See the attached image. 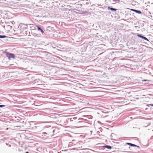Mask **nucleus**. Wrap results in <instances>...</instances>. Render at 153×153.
<instances>
[{"instance_id":"13","label":"nucleus","mask_w":153,"mask_h":153,"mask_svg":"<svg viewBox=\"0 0 153 153\" xmlns=\"http://www.w3.org/2000/svg\"><path fill=\"white\" fill-rule=\"evenodd\" d=\"M26 153H29L28 152H26Z\"/></svg>"},{"instance_id":"9","label":"nucleus","mask_w":153,"mask_h":153,"mask_svg":"<svg viewBox=\"0 0 153 153\" xmlns=\"http://www.w3.org/2000/svg\"><path fill=\"white\" fill-rule=\"evenodd\" d=\"M79 126L78 127H84V126L82 124H80L79 125Z\"/></svg>"},{"instance_id":"8","label":"nucleus","mask_w":153,"mask_h":153,"mask_svg":"<svg viewBox=\"0 0 153 153\" xmlns=\"http://www.w3.org/2000/svg\"><path fill=\"white\" fill-rule=\"evenodd\" d=\"M6 36H1L0 35V38H4L6 37Z\"/></svg>"},{"instance_id":"6","label":"nucleus","mask_w":153,"mask_h":153,"mask_svg":"<svg viewBox=\"0 0 153 153\" xmlns=\"http://www.w3.org/2000/svg\"><path fill=\"white\" fill-rule=\"evenodd\" d=\"M104 147L108 149H111L112 148V147L111 146L108 145L105 146H104Z\"/></svg>"},{"instance_id":"10","label":"nucleus","mask_w":153,"mask_h":153,"mask_svg":"<svg viewBox=\"0 0 153 153\" xmlns=\"http://www.w3.org/2000/svg\"><path fill=\"white\" fill-rule=\"evenodd\" d=\"M142 81H148V82H149V80H146V79H143V80H142Z\"/></svg>"},{"instance_id":"1","label":"nucleus","mask_w":153,"mask_h":153,"mask_svg":"<svg viewBox=\"0 0 153 153\" xmlns=\"http://www.w3.org/2000/svg\"><path fill=\"white\" fill-rule=\"evenodd\" d=\"M6 56L8 57L9 59H10L11 58L14 59L15 57V55L14 54L9 53H6Z\"/></svg>"},{"instance_id":"2","label":"nucleus","mask_w":153,"mask_h":153,"mask_svg":"<svg viewBox=\"0 0 153 153\" xmlns=\"http://www.w3.org/2000/svg\"><path fill=\"white\" fill-rule=\"evenodd\" d=\"M137 36L138 37H140L142 38V39H143L145 40H146V41H149L148 39H147L146 38V37H144L143 36H142L140 35L139 34H137Z\"/></svg>"},{"instance_id":"11","label":"nucleus","mask_w":153,"mask_h":153,"mask_svg":"<svg viewBox=\"0 0 153 153\" xmlns=\"http://www.w3.org/2000/svg\"><path fill=\"white\" fill-rule=\"evenodd\" d=\"M4 105H0V107H2L4 106Z\"/></svg>"},{"instance_id":"3","label":"nucleus","mask_w":153,"mask_h":153,"mask_svg":"<svg viewBox=\"0 0 153 153\" xmlns=\"http://www.w3.org/2000/svg\"><path fill=\"white\" fill-rule=\"evenodd\" d=\"M131 10L133 12H134L136 13H138L139 14H141V12L140 10H138L134 9H131Z\"/></svg>"},{"instance_id":"12","label":"nucleus","mask_w":153,"mask_h":153,"mask_svg":"<svg viewBox=\"0 0 153 153\" xmlns=\"http://www.w3.org/2000/svg\"><path fill=\"white\" fill-rule=\"evenodd\" d=\"M151 106H153V104H150V105Z\"/></svg>"},{"instance_id":"4","label":"nucleus","mask_w":153,"mask_h":153,"mask_svg":"<svg viewBox=\"0 0 153 153\" xmlns=\"http://www.w3.org/2000/svg\"><path fill=\"white\" fill-rule=\"evenodd\" d=\"M127 144L131 146L136 147L137 146L133 144L130 143H127Z\"/></svg>"},{"instance_id":"5","label":"nucleus","mask_w":153,"mask_h":153,"mask_svg":"<svg viewBox=\"0 0 153 153\" xmlns=\"http://www.w3.org/2000/svg\"><path fill=\"white\" fill-rule=\"evenodd\" d=\"M108 9H110L112 10H113V11H116L117 9H115V8H111L110 7H108Z\"/></svg>"},{"instance_id":"7","label":"nucleus","mask_w":153,"mask_h":153,"mask_svg":"<svg viewBox=\"0 0 153 153\" xmlns=\"http://www.w3.org/2000/svg\"><path fill=\"white\" fill-rule=\"evenodd\" d=\"M37 27L38 29L39 30H40L42 33H43L44 32L43 30L42 29H41L39 27L37 26Z\"/></svg>"}]
</instances>
